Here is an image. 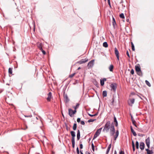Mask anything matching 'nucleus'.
I'll list each match as a JSON object with an SVG mask.
<instances>
[{
	"mask_svg": "<svg viewBox=\"0 0 154 154\" xmlns=\"http://www.w3.org/2000/svg\"><path fill=\"white\" fill-rule=\"evenodd\" d=\"M111 125V122L110 121H108L107 122L104 126V128L103 131V132H104L105 131H106V132H108L110 129Z\"/></svg>",
	"mask_w": 154,
	"mask_h": 154,
	"instance_id": "1",
	"label": "nucleus"
},
{
	"mask_svg": "<svg viewBox=\"0 0 154 154\" xmlns=\"http://www.w3.org/2000/svg\"><path fill=\"white\" fill-rule=\"evenodd\" d=\"M111 90L114 93H115L116 91V88H117V85L116 83H112L110 85Z\"/></svg>",
	"mask_w": 154,
	"mask_h": 154,
	"instance_id": "2",
	"label": "nucleus"
},
{
	"mask_svg": "<svg viewBox=\"0 0 154 154\" xmlns=\"http://www.w3.org/2000/svg\"><path fill=\"white\" fill-rule=\"evenodd\" d=\"M69 115L71 117H72L74 115L76 112V109H75L74 110H72L71 109L69 108L68 109Z\"/></svg>",
	"mask_w": 154,
	"mask_h": 154,
	"instance_id": "3",
	"label": "nucleus"
},
{
	"mask_svg": "<svg viewBox=\"0 0 154 154\" xmlns=\"http://www.w3.org/2000/svg\"><path fill=\"white\" fill-rule=\"evenodd\" d=\"M63 97L65 103H67L69 101V99L68 98L67 94H65V92H64L63 93Z\"/></svg>",
	"mask_w": 154,
	"mask_h": 154,
	"instance_id": "4",
	"label": "nucleus"
},
{
	"mask_svg": "<svg viewBox=\"0 0 154 154\" xmlns=\"http://www.w3.org/2000/svg\"><path fill=\"white\" fill-rule=\"evenodd\" d=\"M135 99L134 98H131L129 99V100L128 101V104L129 105L132 106L133 104L134 103Z\"/></svg>",
	"mask_w": 154,
	"mask_h": 154,
	"instance_id": "5",
	"label": "nucleus"
},
{
	"mask_svg": "<svg viewBox=\"0 0 154 154\" xmlns=\"http://www.w3.org/2000/svg\"><path fill=\"white\" fill-rule=\"evenodd\" d=\"M94 60H92L90 61L88 64V67L89 68L92 67L94 65Z\"/></svg>",
	"mask_w": 154,
	"mask_h": 154,
	"instance_id": "6",
	"label": "nucleus"
},
{
	"mask_svg": "<svg viewBox=\"0 0 154 154\" xmlns=\"http://www.w3.org/2000/svg\"><path fill=\"white\" fill-rule=\"evenodd\" d=\"M145 142L148 148H149L150 144V137H148L146 139Z\"/></svg>",
	"mask_w": 154,
	"mask_h": 154,
	"instance_id": "7",
	"label": "nucleus"
},
{
	"mask_svg": "<svg viewBox=\"0 0 154 154\" xmlns=\"http://www.w3.org/2000/svg\"><path fill=\"white\" fill-rule=\"evenodd\" d=\"M88 61V59L86 58L85 59H82L80 61L78 62V63L79 64H82V63H85Z\"/></svg>",
	"mask_w": 154,
	"mask_h": 154,
	"instance_id": "8",
	"label": "nucleus"
},
{
	"mask_svg": "<svg viewBox=\"0 0 154 154\" xmlns=\"http://www.w3.org/2000/svg\"><path fill=\"white\" fill-rule=\"evenodd\" d=\"M70 133H71V135L72 137L71 140H75V132L73 131H71L70 132Z\"/></svg>",
	"mask_w": 154,
	"mask_h": 154,
	"instance_id": "9",
	"label": "nucleus"
},
{
	"mask_svg": "<svg viewBox=\"0 0 154 154\" xmlns=\"http://www.w3.org/2000/svg\"><path fill=\"white\" fill-rule=\"evenodd\" d=\"M145 144L143 142H140V148L141 150H143L144 148Z\"/></svg>",
	"mask_w": 154,
	"mask_h": 154,
	"instance_id": "10",
	"label": "nucleus"
},
{
	"mask_svg": "<svg viewBox=\"0 0 154 154\" xmlns=\"http://www.w3.org/2000/svg\"><path fill=\"white\" fill-rule=\"evenodd\" d=\"M48 95V97L47 99L48 101H50L52 97V93L51 92H49Z\"/></svg>",
	"mask_w": 154,
	"mask_h": 154,
	"instance_id": "11",
	"label": "nucleus"
},
{
	"mask_svg": "<svg viewBox=\"0 0 154 154\" xmlns=\"http://www.w3.org/2000/svg\"><path fill=\"white\" fill-rule=\"evenodd\" d=\"M100 133L99 131H97V130L96 131L95 134H94L93 138V140H94L96 138H97L98 136H99Z\"/></svg>",
	"mask_w": 154,
	"mask_h": 154,
	"instance_id": "12",
	"label": "nucleus"
},
{
	"mask_svg": "<svg viewBox=\"0 0 154 154\" xmlns=\"http://www.w3.org/2000/svg\"><path fill=\"white\" fill-rule=\"evenodd\" d=\"M80 131L79 130H78L77 134V140H79V139L80 138Z\"/></svg>",
	"mask_w": 154,
	"mask_h": 154,
	"instance_id": "13",
	"label": "nucleus"
},
{
	"mask_svg": "<svg viewBox=\"0 0 154 154\" xmlns=\"http://www.w3.org/2000/svg\"><path fill=\"white\" fill-rule=\"evenodd\" d=\"M114 123H115V126L116 127H118V122L117 120L116 117L115 116H114Z\"/></svg>",
	"mask_w": 154,
	"mask_h": 154,
	"instance_id": "14",
	"label": "nucleus"
},
{
	"mask_svg": "<svg viewBox=\"0 0 154 154\" xmlns=\"http://www.w3.org/2000/svg\"><path fill=\"white\" fill-rule=\"evenodd\" d=\"M112 24L113 26V27L114 29L116 28L115 25H116V21L114 18L112 17Z\"/></svg>",
	"mask_w": 154,
	"mask_h": 154,
	"instance_id": "15",
	"label": "nucleus"
},
{
	"mask_svg": "<svg viewBox=\"0 0 154 154\" xmlns=\"http://www.w3.org/2000/svg\"><path fill=\"white\" fill-rule=\"evenodd\" d=\"M110 128V131H115V127L113 124V123H112L111 124Z\"/></svg>",
	"mask_w": 154,
	"mask_h": 154,
	"instance_id": "16",
	"label": "nucleus"
},
{
	"mask_svg": "<svg viewBox=\"0 0 154 154\" xmlns=\"http://www.w3.org/2000/svg\"><path fill=\"white\" fill-rule=\"evenodd\" d=\"M131 132L132 133L133 135L134 136H136L137 135V134L134 131L132 127L131 126Z\"/></svg>",
	"mask_w": 154,
	"mask_h": 154,
	"instance_id": "17",
	"label": "nucleus"
},
{
	"mask_svg": "<svg viewBox=\"0 0 154 154\" xmlns=\"http://www.w3.org/2000/svg\"><path fill=\"white\" fill-rule=\"evenodd\" d=\"M135 70L136 72H140L141 69L140 66H135Z\"/></svg>",
	"mask_w": 154,
	"mask_h": 154,
	"instance_id": "18",
	"label": "nucleus"
},
{
	"mask_svg": "<svg viewBox=\"0 0 154 154\" xmlns=\"http://www.w3.org/2000/svg\"><path fill=\"white\" fill-rule=\"evenodd\" d=\"M111 143L108 146V148L106 150V154H108L110 150V149L111 148Z\"/></svg>",
	"mask_w": 154,
	"mask_h": 154,
	"instance_id": "19",
	"label": "nucleus"
},
{
	"mask_svg": "<svg viewBox=\"0 0 154 154\" xmlns=\"http://www.w3.org/2000/svg\"><path fill=\"white\" fill-rule=\"evenodd\" d=\"M115 53L116 56H119V52L116 48H115Z\"/></svg>",
	"mask_w": 154,
	"mask_h": 154,
	"instance_id": "20",
	"label": "nucleus"
},
{
	"mask_svg": "<svg viewBox=\"0 0 154 154\" xmlns=\"http://www.w3.org/2000/svg\"><path fill=\"white\" fill-rule=\"evenodd\" d=\"M75 123H74L73 124V129L74 131H75L77 128V124L76 123V122L75 121Z\"/></svg>",
	"mask_w": 154,
	"mask_h": 154,
	"instance_id": "21",
	"label": "nucleus"
},
{
	"mask_svg": "<svg viewBox=\"0 0 154 154\" xmlns=\"http://www.w3.org/2000/svg\"><path fill=\"white\" fill-rule=\"evenodd\" d=\"M114 68V66L113 65H110L109 67V69L110 72H112Z\"/></svg>",
	"mask_w": 154,
	"mask_h": 154,
	"instance_id": "22",
	"label": "nucleus"
},
{
	"mask_svg": "<svg viewBox=\"0 0 154 154\" xmlns=\"http://www.w3.org/2000/svg\"><path fill=\"white\" fill-rule=\"evenodd\" d=\"M107 91H104L103 92V97H106L107 96Z\"/></svg>",
	"mask_w": 154,
	"mask_h": 154,
	"instance_id": "23",
	"label": "nucleus"
},
{
	"mask_svg": "<svg viewBox=\"0 0 154 154\" xmlns=\"http://www.w3.org/2000/svg\"><path fill=\"white\" fill-rule=\"evenodd\" d=\"M98 112H97V113H96L95 114H93V115L89 113H88V114L89 116H90L91 117H93L94 116H97L98 114Z\"/></svg>",
	"mask_w": 154,
	"mask_h": 154,
	"instance_id": "24",
	"label": "nucleus"
},
{
	"mask_svg": "<svg viewBox=\"0 0 154 154\" xmlns=\"http://www.w3.org/2000/svg\"><path fill=\"white\" fill-rule=\"evenodd\" d=\"M103 45L105 48H107L108 46L107 43L106 42H104L103 43Z\"/></svg>",
	"mask_w": 154,
	"mask_h": 154,
	"instance_id": "25",
	"label": "nucleus"
},
{
	"mask_svg": "<svg viewBox=\"0 0 154 154\" xmlns=\"http://www.w3.org/2000/svg\"><path fill=\"white\" fill-rule=\"evenodd\" d=\"M79 105H80V104L79 103H77L76 106H73V107L75 109H78L79 108Z\"/></svg>",
	"mask_w": 154,
	"mask_h": 154,
	"instance_id": "26",
	"label": "nucleus"
},
{
	"mask_svg": "<svg viewBox=\"0 0 154 154\" xmlns=\"http://www.w3.org/2000/svg\"><path fill=\"white\" fill-rule=\"evenodd\" d=\"M139 143L137 141H136V142L135 145L136 149H139Z\"/></svg>",
	"mask_w": 154,
	"mask_h": 154,
	"instance_id": "27",
	"label": "nucleus"
},
{
	"mask_svg": "<svg viewBox=\"0 0 154 154\" xmlns=\"http://www.w3.org/2000/svg\"><path fill=\"white\" fill-rule=\"evenodd\" d=\"M137 74L140 76H142V71L141 70L140 71V72H137Z\"/></svg>",
	"mask_w": 154,
	"mask_h": 154,
	"instance_id": "28",
	"label": "nucleus"
},
{
	"mask_svg": "<svg viewBox=\"0 0 154 154\" xmlns=\"http://www.w3.org/2000/svg\"><path fill=\"white\" fill-rule=\"evenodd\" d=\"M115 131H110V135L111 136H114L115 133Z\"/></svg>",
	"mask_w": 154,
	"mask_h": 154,
	"instance_id": "29",
	"label": "nucleus"
},
{
	"mask_svg": "<svg viewBox=\"0 0 154 154\" xmlns=\"http://www.w3.org/2000/svg\"><path fill=\"white\" fill-rule=\"evenodd\" d=\"M132 49L133 51H135V48L134 44L132 42H131Z\"/></svg>",
	"mask_w": 154,
	"mask_h": 154,
	"instance_id": "30",
	"label": "nucleus"
},
{
	"mask_svg": "<svg viewBox=\"0 0 154 154\" xmlns=\"http://www.w3.org/2000/svg\"><path fill=\"white\" fill-rule=\"evenodd\" d=\"M145 83L146 85H147L149 87H150L151 86V85L150 84V83L147 80H146L145 81Z\"/></svg>",
	"mask_w": 154,
	"mask_h": 154,
	"instance_id": "31",
	"label": "nucleus"
},
{
	"mask_svg": "<svg viewBox=\"0 0 154 154\" xmlns=\"http://www.w3.org/2000/svg\"><path fill=\"white\" fill-rule=\"evenodd\" d=\"M119 17L123 19L125 18V16L123 13H121L119 15Z\"/></svg>",
	"mask_w": 154,
	"mask_h": 154,
	"instance_id": "32",
	"label": "nucleus"
},
{
	"mask_svg": "<svg viewBox=\"0 0 154 154\" xmlns=\"http://www.w3.org/2000/svg\"><path fill=\"white\" fill-rule=\"evenodd\" d=\"M72 141V147L73 148H74L75 147V140H71Z\"/></svg>",
	"mask_w": 154,
	"mask_h": 154,
	"instance_id": "33",
	"label": "nucleus"
},
{
	"mask_svg": "<svg viewBox=\"0 0 154 154\" xmlns=\"http://www.w3.org/2000/svg\"><path fill=\"white\" fill-rule=\"evenodd\" d=\"M100 85L102 86H103L104 84V82L103 80L102 79L100 80Z\"/></svg>",
	"mask_w": 154,
	"mask_h": 154,
	"instance_id": "34",
	"label": "nucleus"
},
{
	"mask_svg": "<svg viewBox=\"0 0 154 154\" xmlns=\"http://www.w3.org/2000/svg\"><path fill=\"white\" fill-rule=\"evenodd\" d=\"M79 142H80L79 145H80V149H82L83 148V146L82 143V142L81 141V140H80L79 141Z\"/></svg>",
	"mask_w": 154,
	"mask_h": 154,
	"instance_id": "35",
	"label": "nucleus"
},
{
	"mask_svg": "<svg viewBox=\"0 0 154 154\" xmlns=\"http://www.w3.org/2000/svg\"><path fill=\"white\" fill-rule=\"evenodd\" d=\"M8 72L9 74H12V69L11 68H9L8 69Z\"/></svg>",
	"mask_w": 154,
	"mask_h": 154,
	"instance_id": "36",
	"label": "nucleus"
},
{
	"mask_svg": "<svg viewBox=\"0 0 154 154\" xmlns=\"http://www.w3.org/2000/svg\"><path fill=\"white\" fill-rule=\"evenodd\" d=\"M96 120V119H90L89 120H88V122H93L94 121H95Z\"/></svg>",
	"mask_w": 154,
	"mask_h": 154,
	"instance_id": "37",
	"label": "nucleus"
},
{
	"mask_svg": "<svg viewBox=\"0 0 154 154\" xmlns=\"http://www.w3.org/2000/svg\"><path fill=\"white\" fill-rule=\"evenodd\" d=\"M132 123L133 125L136 127H137V125L135 124L136 121L135 120H132Z\"/></svg>",
	"mask_w": 154,
	"mask_h": 154,
	"instance_id": "38",
	"label": "nucleus"
},
{
	"mask_svg": "<svg viewBox=\"0 0 154 154\" xmlns=\"http://www.w3.org/2000/svg\"><path fill=\"white\" fill-rule=\"evenodd\" d=\"M91 147H92V150L93 151H94V144L92 143V144H91Z\"/></svg>",
	"mask_w": 154,
	"mask_h": 154,
	"instance_id": "39",
	"label": "nucleus"
},
{
	"mask_svg": "<svg viewBox=\"0 0 154 154\" xmlns=\"http://www.w3.org/2000/svg\"><path fill=\"white\" fill-rule=\"evenodd\" d=\"M147 154H153V152L152 150H150L148 152H147Z\"/></svg>",
	"mask_w": 154,
	"mask_h": 154,
	"instance_id": "40",
	"label": "nucleus"
},
{
	"mask_svg": "<svg viewBox=\"0 0 154 154\" xmlns=\"http://www.w3.org/2000/svg\"><path fill=\"white\" fill-rule=\"evenodd\" d=\"M38 47L39 49V48H42V43H40L39 44H38Z\"/></svg>",
	"mask_w": 154,
	"mask_h": 154,
	"instance_id": "41",
	"label": "nucleus"
},
{
	"mask_svg": "<svg viewBox=\"0 0 154 154\" xmlns=\"http://www.w3.org/2000/svg\"><path fill=\"white\" fill-rule=\"evenodd\" d=\"M75 74V73H74L72 74H71L70 75H69V77L70 78H72V77H73L74 75Z\"/></svg>",
	"mask_w": 154,
	"mask_h": 154,
	"instance_id": "42",
	"label": "nucleus"
},
{
	"mask_svg": "<svg viewBox=\"0 0 154 154\" xmlns=\"http://www.w3.org/2000/svg\"><path fill=\"white\" fill-rule=\"evenodd\" d=\"M76 152L77 154H79L80 152L79 150V148L78 147L76 148Z\"/></svg>",
	"mask_w": 154,
	"mask_h": 154,
	"instance_id": "43",
	"label": "nucleus"
},
{
	"mask_svg": "<svg viewBox=\"0 0 154 154\" xmlns=\"http://www.w3.org/2000/svg\"><path fill=\"white\" fill-rule=\"evenodd\" d=\"M24 116L25 117H30L31 118L32 117V115H29L27 116V115H24Z\"/></svg>",
	"mask_w": 154,
	"mask_h": 154,
	"instance_id": "44",
	"label": "nucleus"
},
{
	"mask_svg": "<svg viewBox=\"0 0 154 154\" xmlns=\"http://www.w3.org/2000/svg\"><path fill=\"white\" fill-rule=\"evenodd\" d=\"M126 54L127 55V56H128V57L130 58V56L129 55V52L128 51V50L127 51H126Z\"/></svg>",
	"mask_w": 154,
	"mask_h": 154,
	"instance_id": "45",
	"label": "nucleus"
},
{
	"mask_svg": "<svg viewBox=\"0 0 154 154\" xmlns=\"http://www.w3.org/2000/svg\"><path fill=\"white\" fill-rule=\"evenodd\" d=\"M131 74L133 75L134 73V71L133 69H131L130 72Z\"/></svg>",
	"mask_w": 154,
	"mask_h": 154,
	"instance_id": "46",
	"label": "nucleus"
},
{
	"mask_svg": "<svg viewBox=\"0 0 154 154\" xmlns=\"http://www.w3.org/2000/svg\"><path fill=\"white\" fill-rule=\"evenodd\" d=\"M80 123H81V124H82L83 125H85V122L84 121H81Z\"/></svg>",
	"mask_w": 154,
	"mask_h": 154,
	"instance_id": "47",
	"label": "nucleus"
},
{
	"mask_svg": "<svg viewBox=\"0 0 154 154\" xmlns=\"http://www.w3.org/2000/svg\"><path fill=\"white\" fill-rule=\"evenodd\" d=\"M77 122L79 123L80 122H81V119L80 118H79L77 119Z\"/></svg>",
	"mask_w": 154,
	"mask_h": 154,
	"instance_id": "48",
	"label": "nucleus"
},
{
	"mask_svg": "<svg viewBox=\"0 0 154 154\" xmlns=\"http://www.w3.org/2000/svg\"><path fill=\"white\" fill-rule=\"evenodd\" d=\"M119 154H124V152L121 150L119 152Z\"/></svg>",
	"mask_w": 154,
	"mask_h": 154,
	"instance_id": "49",
	"label": "nucleus"
},
{
	"mask_svg": "<svg viewBox=\"0 0 154 154\" xmlns=\"http://www.w3.org/2000/svg\"><path fill=\"white\" fill-rule=\"evenodd\" d=\"M102 128H99V129H98L97 130V131H99L100 133Z\"/></svg>",
	"mask_w": 154,
	"mask_h": 154,
	"instance_id": "50",
	"label": "nucleus"
},
{
	"mask_svg": "<svg viewBox=\"0 0 154 154\" xmlns=\"http://www.w3.org/2000/svg\"><path fill=\"white\" fill-rule=\"evenodd\" d=\"M102 128H99V129H98L97 130V131H99L100 133Z\"/></svg>",
	"mask_w": 154,
	"mask_h": 154,
	"instance_id": "51",
	"label": "nucleus"
},
{
	"mask_svg": "<svg viewBox=\"0 0 154 154\" xmlns=\"http://www.w3.org/2000/svg\"><path fill=\"white\" fill-rule=\"evenodd\" d=\"M42 52L44 55H45L46 54V52L44 50H42Z\"/></svg>",
	"mask_w": 154,
	"mask_h": 154,
	"instance_id": "52",
	"label": "nucleus"
},
{
	"mask_svg": "<svg viewBox=\"0 0 154 154\" xmlns=\"http://www.w3.org/2000/svg\"><path fill=\"white\" fill-rule=\"evenodd\" d=\"M116 134L119 135V130H117L116 132Z\"/></svg>",
	"mask_w": 154,
	"mask_h": 154,
	"instance_id": "53",
	"label": "nucleus"
},
{
	"mask_svg": "<svg viewBox=\"0 0 154 154\" xmlns=\"http://www.w3.org/2000/svg\"><path fill=\"white\" fill-rule=\"evenodd\" d=\"M144 135L143 134H138V136H140V137H143V136H144Z\"/></svg>",
	"mask_w": 154,
	"mask_h": 154,
	"instance_id": "54",
	"label": "nucleus"
},
{
	"mask_svg": "<svg viewBox=\"0 0 154 154\" xmlns=\"http://www.w3.org/2000/svg\"><path fill=\"white\" fill-rule=\"evenodd\" d=\"M132 146H135L134 143V141L133 140H132Z\"/></svg>",
	"mask_w": 154,
	"mask_h": 154,
	"instance_id": "55",
	"label": "nucleus"
},
{
	"mask_svg": "<svg viewBox=\"0 0 154 154\" xmlns=\"http://www.w3.org/2000/svg\"><path fill=\"white\" fill-rule=\"evenodd\" d=\"M132 149H133V151L134 152L135 150V146H132Z\"/></svg>",
	"mask_w": 154,
	"mask_h": 154,
	"instance_id": "56",
	"label": "nucleus"
},
{
	"mask_svg": "<svg viewBox=\"0 0 154 154\" xmlns=\"http://www.w3.org/2000/svg\"><path fill=\"white\" fill-rule=\"evenodd\" d=\"M107 1L109 5L110 6V0H107Z\"/></svg>",
	"mask_w": 154,
	"mask_h": 154,
	"instance_id": "57",
	"label": "nucleus"
},
{
	"mask_svg": "<svg viewBox=\"0 0 154 154\" xmlns=\"http://www.w3.org/2000/svg\"><path fill=\"white\" fill-rule=\"evenodd\" d=\"M149 148H148L147 149H146V150L147 151V152L148 151H149L150 150H149Z\"/></svg>",
	"mask_w": 154,
	"mask_h": 154,
	"instance_id": "58",
	"label": "nucleus"
},
{
	"mask_svg": "<svg viewBox=\"0 0 154 154\" xmlns=\"http://www.w3.org/2000/svg\"><path fill=\"white\" fill-rule=\"evenodd\" d=\"M66 129L67 131H68V128L67 125H66Z\"/></svg>",
	"mask_w": 154,
	"mask_h": 154,
	"instance_id": "59",
	"label": "nucleus"
},
{
	"mask_svg": "<svg viewBox=\"0 0 154 154\" xmlns=\"http://www.w3.org/2000/svg\"><path fill=\"white\" fill-rule=\"evenodd\" d=\"M80 154H84L83 153V150H80Z\"/></svg>",
	"mask_w": 154,
	"mask_h": 154,
	"instance_id": "60",
	"label": "nucleus"
},
{
	"mask_svg": "<svg viewBox=\"0 0 154 154\" xmlns=\"http://www.w3.org/2000/svg\"><path fill=\"white\" fill-rule=\"evenodd\" d=\"M39 49L41 51H42V50H43L42 48H42H39Z\"/></svg>",
	"mask_w": 154,
	"mask_h": 154,
	"instance_id": "61",
	"label": "nucleus"
},
{
	"mask_svg": "<svg viewBox=\"0 0 154 154\" xmlns=\"http://www.w3.org/2000/svg\"><path fill=\"white\" fill-rule=\"evenodd\" d=\"M39 49L41 51H42V50H43L42 48H42H39Z\"/></svg>",
	"mask_w": 154,
	"mask_h": 154,
	"instance_id": "62",
	"label": "nucleus"
},
{
	"mask_svg": "<svg viewBox=\"0 0 154 154\" xmlns=\"http://www.w3.org/2000/svg\"><path fill=\"white\" fill-rule=\"evenodd\" d=\"M85 154H90V153L88 151H86Z\"/></svg>",
	"mask_w": 154,
	"mask_h": 154,
	"instance_id": "63",
	"label": "nucleus"
},
{
	"mask_svg": "<svg viewBox=\"0 0 154 154\" xmlns=\"http://www.w3.org/2000/svg\"><path fill=\"white\" fill-rule=\"evenodd\" d=\"M102 80H103L104 82L106 80V79L105 78H103V79H102Z\"/></svg>",
	"mask_w": 154,
	"mask_h": 154,
	"instance_id": "64",
	"label": "nucleus"
}]
</instances>
